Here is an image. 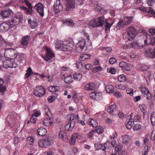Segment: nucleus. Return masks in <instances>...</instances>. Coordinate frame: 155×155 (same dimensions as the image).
I'll return each instance as SVG.
<instances>
[{
    "label": "nucleus",
    "mask_w": 155,
    "mask_h": 155,
    "mask_svg": "<svg viewBox=\"0 0 155 155\" xmlns=\"http://www.w3.org/2000/svg\"><path fill=\"white\" fill-rule=\"evenodd\" d=\"M13 14L12 11L9 8L3 10L1 12L0 15L3 18L5 19L9 18Z\"/></svg>",
    "instance_id": "f8f14e48"
},
{
    "label": "nucleus",
    "mask_w": 155,
    "mask_h": 155,
    "mask_svg": "<svg viewBox=\"0 0 155 155\" xmlns=\"http://www.w3.org/2000/svg\"><path fill=\"white\" fill-rule=\"evenodd\" d=\"M38 143L39 146L41 147H46L51 145L53 144V142L52 140L49 139L48 138L45 139L40 140H38Z\"/></svg>",
    "instance_id": "423d86ee"
},
{
    "label": "nucleus",
    "mask_w": 155,
    "mask_h": 155,
    "mask_svg": "<svg viewBox=\"0 0 155 155\" xmlns=\"http://www.w3.org/2000/svg\"><path fill=\"white\" fill-rule=\"evenodd\" d=\"M144 53L146 56L155 58V54L154 52V50L150 48H147Z\"/></svg>",
    "instance_id": "4be33fe9"
},
{
    "label": "nucleus",
    "mask_w": 155,
    "mask_h": 155,
    "mask_svg": "<svg viewBox=\"0 0 155 155\" xmlns=\"http://www.w3.org/2000/svg\"><path fill=\"white\" fill-rule=\"evenodd\" d=\"M122 149V146L120 144H118L117 145L115 148V150L116 152L120 151Z\"/></svg>",
    "instance_id": "e2e57ef3"
},
{
    "label": "nucleus",
    "mask_w": 155,
    "mask_h": 155,
    "mask_svg": "<svg viewBox=\"0 0 155 155\" xmlns=\"http://www.w3.org/2000/svg\"><path fill=\"white\" fill-rule=\"evenodd\" d=\"M30 37L28 35H25L22 38V40L21 41V44L24 46L28 44V41Z\"/></svg>",
    "instance_id": "473e14b6"
},
{
    "label": "nucleus",
    "mask_w": 155,
    "mask_h": 155,
    "mask_svg": "<svg viewBox=\"0 0 155 155\" xmlns=\"http://www.w3.org/2000/svg\"><path fill=\"white\" fill-rule=\"evenodd\" d=\"M150 32L151 35V36L153 37V36H155V28H150L149 30Z\"/></svg>",
    "instance_id": "052dcab7"
},
{
    "label": "nucleus",
    "mask_w": 155,
    "mask_h": 155,
    "mask_svg": "<svg viewBox=\"0 0 155 155\" xmlns=\"http://www.w3.org/2000/svg\"><path fill=\"white\" fill-rule=\"evenodd\" d=\"M151 121L152 125L153 126L155 125V112H153L151 115Z\"/></svg>",
    "instance_id": "8fccbe9b"
},
{
    "label": "nucleus",
    "mask_w": 155,
    "mask_h": 155,
    "mask_svg": "<svg viewBox=\"0 0 155 155\" xmlns=\"http://www.w3.org/2000/svg\"><path fill=\"white\" fill-rule=\"evenodd\" d=\"M133 18L132 16H130L129 17H125L123 19L124 22L125 23V25H127L132 22Z\"/></svg>",
    "instance_id": "2f4dec72"
},
{
    "label": "nucleus",
    "mask_w": 155,
    "mask_h": 155,
    "mask_svg": "<svg viewBox=\"0 0 155 155\" xmlns=\"http://www.w3.org/2000/svg\"><path fill=\"white\" fill-rule=\"evenodd\" d=\"M33 8L34 9L38 12L39 15L41 17H43L44 16V7L42 4L40 3H37Z\"/></svg>",
    "instance_id": "9b49d317"
},
{
    "label": "nucleus",
    "mask_w": 155,
    "mask_h": 155,
    "mask_svg": "<svg viewBox=\"0 0 155 155\" xmlns=\"http://www.w3.org/2000/svg\"><path fill=\"white\" fill-rule=\"evenodd\" d=\"M104 131V128L102 126H99L97 127V128L96 129V131L98 134H99L102 133Z\"/></svg>",
    "instance_id": "6e6d98bb"
},
{
    "label": "nucleus",
    "mask_w": 155,
    "mask_h": 155,
    "mask_svg": "<svg viewBox=\"0 0 155 155\" xmlns=\"http://www.w3.org/2000/svg\"><path fill=\"white\" fill-rule=\"evenodd\" d=\"M127 38L129 40H132L136 35V30L133 26H131L127 28Z\"/></svg>",
    "instance_id": "6e6552de"
},
{
    "label": "nucleus",
    "mask_w": 155,
    "mask_h": 155,
    "mask_svg": "<svg viewBox=\"0 0 155 155\" xmlns=\"http://www.w3.org/2000/svg\"><path fill=\"white\" fill-rule=\"evenodd\" d=\"M59 137L64 140H65L68 139L66 133L63 131H61L59 134Z\"/></svg>",
    "instance_id": "e433bc0d"
},
{
    "label": "nucleus",
    "mask_w": 155,
    "mask_h": 155,
    "mask_svg": "<svg viewBox=\"0 0 155 155\" xmlns=\"http://www.w3.org/2000/svg\"><path fill=\"white\" fill-rule=\"evenodd\" d=\"M5 58L13 60L17 57V51L15 49H8L5 50Z\"/></svg>",
    "instance_id": "7ed1b4c3"
},
{
    "label": "nucleus",
    "mask_w": 155,
    "mask_h": 155,
    "mask_svg": "<svg viewBox=\"0 0 155 155\" xmlns=\"http://www.w3.org/2000/svg\"><path fill=\"white\" fill-rule=\"evenodd\" d=\"M78 134L77 133L74 134L72 136L71 140L70 141V143L71 145H73L76 142V140L78 136Z\"/></svg>",
    "instance_id": "f704fd0d"
},
{
    "label": "nucleus",
    "mask_w": 155,
    "mask_h": 155,
    "mask_svg": "<svg viewBox=\"0 0 155 155\" xmlns=\"http://www.w3.org/2000/svg\"><path fill=\"white\" fill-rule=\"evenodd\" d=\"M141 92L142 94L147 100H150L152 99V95L147 88L145 87H142L141 88Z\"/></svg>",
    "instance_id": "dca6fc26"
},
{
    "label": "nucleus",
    "mask_w": 155,
    "mask_h": 155,
    "mask_svg": "<svg viewBox=\"0 0 155 155\" xmlns=\"http://www.w3.org/2000/svg\"><path fill=\"white\" fill-rule=\"evenodd\" d=\"M46 93L45 89L41 86L36 87L34 90V94L37 97L44 96Z\"/></svg>",
    "instance_id": "20e7f679"
},
{
    "label": "nucleus",
    "mask_w": 155,
    "mask_h": 155,
    "mask_svg": "<svg viewBox=\"0 0 155 155\" xmlns=\"http://www.w3.org/2000/svg\"><path fill=\"white\" fill-rule=\"evenodd\" d=\"M142 12H147L150 17L152 16L155 18V12L154 11L151 7H140L137 8Z\"/></svg>",
    "instance_id": "9d476101"
},
{
    "label": "nucleus",
    "mask_w": 155,
    "mask_h": 155,
    "mask_svg": "<svg viewBox=\"0 0 155 155\" xmlns=\"http://www.w3.org/2000/svg\"><path fill=\"white\" fill-rule=\"evenodd\" d=\"M126 92L127 94H129L131 96H132L133 94V90L130 88H127L126 90Z\"/></svg>",
    "instance_id": "774afa93"
},
{
    "label": "nucleus",
    "mask_w": 155,
    "mask_h": 155,
    "mask_svg": "<svg viewBox=\"0 0 155 155\" xmlns=\"http://www.w3.org/2000/svg\"><path fill=\"white\" fill-rule=\"evenodd\" d=\"M107 71L108 72L113 74H115L116 73V70L113 68H108L107 69Z\"/></svg>",
    "instance_id": "680f3d73"
},
{
    "label": "nucleus",
    "mask_w": 155,
    "mask_h": 155,
    "mask_svg": "<svg viewBox=\"0 0 155 155\" xmlns=\"http://www.w3.org/2000/svg\"><path fill=\"white\" fill-rule=\"evenodd\" d=\"M117 79L118 81L120 82H124L126 80V76L124 74L119 75Z\"/></svg>",
    "instance_id": "de8ad7c7"
},
{
    "label": "nucleus",
    "mask_w": 155,
    "mask_h": 155,
    "mask_svg": "<svg viewBox=\"0 0 155 155\" xmlns=\"http://www.w3.org/2000/svg\"><path fill=\"white\" fill-rule=\"evenodd\" d=\"M96 18H94L90 21L88 23V25L92 28L97 27V25L96 24Z\"/></svg>",
    "instance_id": "4c0bfd02"
},
{
    "label": "nucleus",
    "mask_w": 155,
    "mask_h": 155,
    "mask_svg": "<svg viewBox=\"0 0 155 155\" xmlns=\"http://www.w3.org/2000/svg\"><path fill=\"white\" fill-rule=\"evenodd\" d=\"M28 20L32 28H35L38 25V22L35 16L30 15L28 17Z\"/></svg>",
    "instance_id": "0eeeda50"
},
{
    "label": "nucleus",
    "mask_w": 155,
    "mask_h": 155,
    "mask_svg": "<svg viewBox=\"0 0 155 155\" xmlns=\"http://www.w3.org/2000/svg\"><path fill=\"white\" fill-rule=\"evenodd\" d=\"M90 96L92 99L97 101L101 100L102 99V94L101 92H93L90 94Z\"/></svg>",
    "instance_id": "aec40b11"
},
{
    "label": "nucleus",
    "mask_w": 155,
    "mask_h": 155,
    "mask_svg": "<svg viewBox=\"0 0 155 155\" xmlns=\"http://www.w3.org/2000/svg\"><path fill=\"white\" fill-rule=\"evenodd\" d=\"M120 67L124 71H129L130 70V66L127 63L122 61L119 63Z\"/></svg>",
    "instance_id": "b1692460"
},
{
    "label": "nucleus",
    "mask_w": 155,
    "mask_h": 155,
    "mask_svg": "<svg viewBox=\"0 0 155 155\" xmlns=\"http://www.w3.org/2000/svg\"><path fill=\"white\" fill-rule=\"evenodd\" d=\"M125 26H126V25L124 22L123 19H120L116 27L117 29H120Z\"/></svg>",
    "instance_id": "c756f323"
},
{
    "label": "nucleus",
    "mask_w": 155,
    "mask_h": 155,
    "mask_svg": "<svg viewBox=\"0 0 155 155\" xmlns=\"http://www.w3.org/2000/svg\"><path fill=\"white\" fill-rule=\"evenodd\" d=\"M12 60H8L3 61V67L5 68H16L17 65L15 63L13 62Z\"/></svg>",
    "instance_id": "ddd939ff"
},
{
    "label": "nucleus",
    "mask_w": 155,
    "mask_h": 155,
    "mask_svg": "<svg viewBox=\"0 0 155 155\" xmlns=\"http://www.w3.org/2000/svg\"><path fill=\"white\" fill-rule=\"evenodd\" d=\"M91 55L87 54H81L80 56V59L81 61H84L86 59L90 58Z\"/></svg>",
    "instance_id": "79ce46f5"
},
{
    "label": "nucleus",
    "mask_w": 155,
    "mask_h": 155,
    "mask_svg": "<svg viewBox=\"0 0 155 155\" xmlns=\"http://www.w3.org/2000/svg\"><path fill=\"white\" fill-rule=\"evenodd\" d=\"M65 24L68 25L71 27H73L74 25L73 20L71 19L68 18L66 19V20L64 21L63 24Z\"/></svg>",
    "instance_id": "c9c22d12"
},
{
    "label": "nucleus",
    "mask_w": 155,
    "mask_h": 155,
    "mask_svg": "<svg viewBox=\"0 0 155 155\" xmlns=\"http://www.w3.org/2000/svg\"><path fill=\"white\" fill-rule=\"evenodd\" d=\"M81 34L84 36V39L79 41L75 45L76 51L77 52H81L86 45H88L87 43L90 44L89 41V36L88 33L85 30H82L81 32Z\"/></svg>",
    "instance_id": "f257e3e1"
},
{
    "label": "nucleus",
    "mask_w": 155,
    "mask_h": 155,
    "mask_svg": "<svg viewBox=\"0 0 155 155\" xmlns=\"http://www.w3.org/2000/svg\"><path fill=\"white\" fill-rule=\"evenodd\" d=\"M87 124L91 126L95 127L97 126V123L95 120L89 119L87 122Z\"/></svg>",
    "instance_id": "7c9ffc66"
},
{
    "label": "nucleus",
    "mask_w": 155,
    "mask_h": 155,
    "mask_svg": "<svg viewBox=\"0 0 155 155\" xmlns=\"http://www.w3.org/2000/svg\"><path fill=\"white\" fill-rule=\"evenodd\" d=\"M53 8L54 12L57 13L61 12L63 9L62 5L59 0H56L54 5Z\"/></svg>",
    "instance_id": "f3484780"
},
{
    "label": "nucleus",
    "mask_w": 155,
    "mask_h": 155,
    "mask_svg": "<svg viewBox=\"0 0 155 155\" xmlns=\"http://www.w3.org/2000/svg\"><path fill=\"white\" fill-rule=\"evenodd\" d=\"M144 38V43L145 45H147L150 44L153 45V40L152 37L149 34H146Z\"/></svg>",
    "instance_id": "5701e85b"
},
{
    "label": "nucleus",
    "mask_w": 155,
    "mask_h": 155,
    "mask_svg": "<svg viewBox=\"0 0 155 155\" xmlns=\"http://www.w3.org/2000/svg\"><path fill=\"white\" fill-rule=\"evenodd\" d=\"M24 2L26 4V5L29 9L32 8V6L31 4L30 3L28 0H25Z\"/></svg>",
    "instance_id": "bf43d9fd"
},
{
    "label": "nucleus",
    "mask_w": 155,
    "mask_h": 155,
    "mask_svg": "<svg viewBox=\"0 0 155 155\" xmlns=\"http://www.w3.org/2000/svg\"><path fill=\"white\" fill-rule=\"evenodd\" d=\"M43 112L45 115L48 116H52V114L46 105H44L43 106Z\"/></svg>",
    "instance_id": "a878e982"
},
{
    "label": "nucleus",
    "mask_w": 155,
    "mask_h": 155,
    "mask_svg": "<svg viewBox=\"0 0 155 155\" xmlns=\"http://www.w3.org/2000/svg\"><path fill=\"white\" fill-rule=\"evenodd\" d=\"M139 108L141 110V111L144 113L147 110V107L145 104H140L139 105Z\"/></svg>",
    "instance_id": "603ef678"
},
{
    "label": "nucleus",
    "mask_w": 155,
    "mask_h": 155,
    "mask_svg": "<svg viewBox=\"0 0 155 155\" xmlns=\"http://www.w3.org/2000/svg\"><path fill=\"white\" fill-rule=\"evenodd\" d=\"M54 120L53 116H48V117L46 118L43 121V123L45 126H50L53 123Z\"/></svg>",
    "instance_id": "a211bd4d"
},
{
    "label": "nucleus",
    "mask_w": 155,
    "mask_h": 155,
    "mask_svg": "<svg viewBox=\"0 0 155 155\" xmlns=\"http://www.w3.org/2000/svg\"><path fill=\"white\" fill-rule=\"evenodd\" d=\"M132 48L136 49H141L143 47L142 45H140L137 41L132 42Z\"/></svg>",
    "instance_id": "a18cd8bd"
},
{
    "label": "nucleus",
    "mask_w": 155,
    "mask_h": 155,
    "mask_svg": "<svg viewBox=\"0 0 155 155\" xmlns=\"http://www.w3.org/2000/svg\"><path fill=\"white\" fill-rule=\"evenodd\" d=\"M94 9L97 12L100 11L101 10V7L100 5H98V3L97 2H95L94 3Z\"/></svg>",
    "instance_id": "09e8293b"
},
{
    "label": "nucleus",
    "mask_w": 155,
    "mask_h": 155,
    "mask_svg": "<svg viewBox=\"0 0 155 155\" xmlns=\"http://www.w3.org/2000/svg\"><path fill=\"white\" fill-rule=\"evenodd\" d=\"M133 119L130 118L129 120L127 122L126 126L128 129H130L131 128L133 123Z\"/></svg>",
    "instance_id": "49530a36"
},
{
    "label": "nucleus",
    "mask_w": 155,
    "mask_h": 155,
    "mask_svg": "<svg viewBox=\"0 0 155 155\" xmlns=\"http://www.w3.org/2000/svg\"><path fill=\"white\" fill-rule=\"evenodd\" d=\"M148 150V146H145L142 151V155H146L147 153Z\"/></svg>",
    "instance_id": "69168bd1"
},
{
    "label": "nucleus",
    "mask_w": 155,
    "mask_h": 155,
    "mask_svg": "<svg viewBox=\"0 0 155 155\" xmlns=\"http://www.w3.org/2000/svg\"><path fill=\"white\" fill-rule=\"evenodd\" d=\"M63 46V51H67L72 50L74 47V43L73 39L71 38H69L64 41Z\"/></svg>",
    "instance_id": "f03ea898"
},
{
    "label": "nucleus",
    "mask_w": 155,
    "mask_h": 155,
    "mask_svg": "<svg viewBox=\"0 0 155 155\" xmlns=\"http://www.w3.org/2000/svg\"><path fill=\"white\" fill-rule=\"evenodd\" d=\"M27 143L30 145H32L34 144V140L31 136L28 137L27 139Z\"/></svg>",
    "instance_id": "3c124183"
},
{
    "label": "nucleus",
    "mask_w": 155,
    "mask_h": 155,
    "mask_svg": "<svg viewBox=\"0 0 155 155\" xmlns=\"http://www.w3.org/2000/svg\"><path fill=\"white\" fill-rule=\"evenodd\" d=\"M27 72L25 75V77L26 78H27L29 77L31 74L32 70L31 68H28L27 70L26 71Z\"/></svg>",
    "instance_id": "5fc2aeb1"
},
{
    "label": "nucleus",
    "mask_w": 155,
    "mask_h": 155,
    "mask_svg": "<svg viewBox=\"0 0 155 155\" xmlns=\"http://www.w3.org/2000/svg\"><path fill=\"white\" fill-rule=\"evenodd\" d=\"M22 17L21 16H17L12 19H9L8 21L11 27H12L18 25L22 21Z\"/></svg>",
    "instance_id": "39448f33"
},
{
    "label": "nucleus",
    "mask_w": 155,
    "mask_h": 155,
    "mask_svg": "<svg viewBox=\"0 0 155 155\" xmlns=\"http://www.w3.org/2000/svg\"><path fill=\"white\" fill-rule=\"evenodd\" d=\"M121 139L123 143L125 144H128L130 140V137L128 135L122 136Z\"/></svg>",
    "instance_id": "c85d7f7f"
},
{
    "label": "nucleus",
    "mask_w": 155,
    "mask_h": 155,
    "mask_svg": "<svg viewBox=\"0 0 155 155\" xmlns=\"http://www.w3.org/2000/svg\"><path fill=\"white\" fill-rule=\"evenodd\" d=\"M11 27L10 25L7 21L6 23L3 22L0 24V31L2 32L6 31Z\"/></svg>",
    "instance_id": "6ab92c4d"
},
{
    "label": "nucleus",
    "mask_w": 155,
    "mask_h": 155,
    "mask_svg": "<svg viewBox=\"0 0 155 155\" xmlns=\"http://www.w3.org/2000/svg\"><path fill=\"white\" fill-rule=\"evenodd\" d=\"M64 82L66 84H70L73 82V78L71 75H68L64 79Z\"/></svg>",
    "instance_id": "72a5a7b5"
},
{
    "label": "nucleus",
    "mask_w": 155,
    "mask_h": 155,
    "mask_svg": "<svg viewBox=\"0 0 155 155\" xmlns=\"http://www.w3.org/2000/svg\"><path fill=\"white\" fill-rule=\"evenodd\" d=\"M80 13L81 15H85L88 14L89 12L86 9H82L80 11Z\"/></svg>",
    "instance_id": "338daca9"
},
{
    "label": "nucleus",
    "mask_w": 155,
    "mask_h": 155,
    "mask_svg": "<svg viewBox=\"0 0 155 155\" xmlns=\"http://www.w3.org/2000/svg\"><path fill=\"white\" fill-rule=\"evenodd\" d=\"M97 27L101 26L104 25V18L103 16L96 18Z\"/></svg>",
    "instance_id": "393cba45"
},
{
    "label": "nucleus",
    "mask_w": 155,
    "mask_h": 155,
    "mask_svg": "<svg viewBox=\"0 0 155 155\" xmlns=\"http://www.w3.org/2000/svg\"><path fill=\"white\" fill-rule=\"evenodd\" d=\"M59 88L58 86H51L48 88V90L51 92H54L58 91Z\"/></svg>",
    "instance_id": "c03bdc74"
},
{
    "label": "nucleus",
    "mask_w": 155,
    "mask_h": 155,
    "mask_svg": "<svg viewBox=\"0 0 155 155\" xmlns=\"http://www.w3.org/2000/svg\"><path fill=\"white\" fill-rule=\"evenodd\" d=\"M95 130H92L90 131L87 134V138L89 139H91L93 137L94 133H95Z\"/></svg>",
    "instance_id": "4d7b16f0"
},
{
    "label": "nucleus",
    "mask_w": 155,
    "mask_h": 155,
    "mask_svg": "<svg viewBox=\"0 0 155 155\" xmlns=\"http://www.w3.org/2000/svg\"><path fill=\"white\" fill-rule=\"evenodd\" d=\"M37 132L38 135L42 137L45 135L47 131L45 128L41 127L38 129Z\"/></svg>",
    "instance_id": "bb28decb"
},
{
    "label": "nucleus",
    "mask_w": 155,
    "mask_h": 155,
    "mask_svg": "<svg viewBox=\"0 0 155 155\" xmlns=\"http://www.w3.org/2000/svg\"><path fill=\"white\" fill-rule=\"evenodd\" d=\"M97 83L91 82L86 84L84 86V89L86 90L91 91L95 90L98 87Z\"/></svg>",
    "instance_id": "2eb2a0df"
},
{
    "label": "nucleus",
    "mask_w": 155,
    "mask_h": 155,
    "mask_svg": "<svg viewBox=\"0 0 155 155\" xmlns=\"http://www.w3.org/2000/svg\"><path fill=\"white\" fill-rule=\"evenodd\" d=\"M66 10L68 11H72L75 8L74 0H66L65 2Z\"/></svg>",
    "instance_id": "4468645a"
},
{
    "label": "nucleus",
    "mask_w": 155,
    "mask_h": 155,
    "mask_svg": "<svg viewBox=\"0 0 155 155\" xmlns=\"http://www.w3.org/2000/svg\"><path fill=\"white\" fill-rule=\"evenodd\" d=\"M79 117L78 114L75 115L74 114H71L67 116V120L71 121L74 124V122L76 121H78Z\"/></svg>",
    "instance_id": "412c9836"
},
{
    "label": "nucleus",
    "mask_w": 155,
    "mask_h": 155,
    "mask_svg": "<svg viewBox=\"0 0 155 155\" xmlns=\"http://www.w3.org/2000/svg\"><path fill=\"white\" fill-rule=\"evenodd\" d=\"M141 127V126L139 124H136L134 125L133 127L134 130H140Z\"/></svg>",
    "instance_id": "13d9d810"
},
{
    "label": "nucleus",
    "mask_w": 155,
    "mask_h": 155,
    "mask_svg": "<svg viewBox=\"0 0 155 155\" xmlns=\"http://www.w3.org/2000/svg\"><path fill=\"white\" fill-rule=\"evenodd\" d=\"M106 91L108 93H114V88L113 86L111 85H108L106 86Z\"/></svg>",
    "instance_id": "ea45409f"
},
{
    "label": "nucleus",
    "mask_w": 155,
    "mask_h": 155,
    "mask_svg": "<svg viewBox=\"0 0 155 155\" xmlns=\"http://www.w3.org/2000/svg\"><path fill=\"white\" fill-rule=\"evenodd\" d=\"M116 108V105L114 104L108 107L107 109V111L109 113L112 114L115 110Z\"/></svg>",
    "instance_id": "a19ab883"
},
{
    "label": "nucleus",
    "mask_w": 155,
    "mask_h": 155,
    "mask_svg": "<svg viewBox=\"0 0 155 155\" xmlns=\"http://www.w3.org/2000/svg\"><path fill=\"white\" fill-rule=\"evenodd\" d=\"M73 77L74 79L77 81H80L82 79V74L80 73H76L73 75Z\"/></svg>",
    "instance_id": "37998d69"
},
{
    "label": "nucleus",
    "mask_w": 155,
    "mask_h": 155,
    "mask_svg": "<svg viewBox=\"0 0 155 155\" xmlns=\"http://www.w3.org/2000/svg\"><path fill=\"white\" fill-rule=\"evenodd\" d=\"M63 41L61 40H58L55 43V45L56 49H59L63 51Z\"/></svg>",
    "instance_id": "cd10ccee"
},
{
    "label": "nucleus",
    "mask_w": 155,
    "mask_h": 155,
    "mask_svg": "<svg viewBox=\"0 0 155 155\" xmlns=\"http://www.w3.org/2000/svg\"><path fill=\"white\" fill-rule=\"evenodd\" d=\"M45 49L46 51L45 56V57L42 56V57L45 61H48L54 57V54L53 51L48 47H45Z\"/></svg>",
    "instance_id": "1a4fd4ad"
},
{
    "label": "nucleus",
    "mask_w": 155,
    "mask_h": 155,
    "mask_svg": "<svg viewBox=\"0 0 155 155\" xmlns=\"http://www.w3.org/2000/svg\"><path fill=\"white\" fill-rule=\"evenodd\" d=\"M72 122H71V123H68L66 124L65 126V130L66 131H69L71 130L74 126V124L72 123Z\"/></svg>",
    "instance_id": "58836bf2"
},
{
    "label": "nucleus",
    "mask_w": 155,
    "mask_h": 155,
    "mask_svg": "<svg viewBox=\"0 0 155 155\" xmlns=\"http://www.w3.org/2000/svg\"><path fill=\"white\" fill-rule=\"evenodd\" d=\"M94 147L96 150L101 149L102 147V144L99 143H97L94 144Z\"/></svg>",
    "instance_id": "0e129e2a"
},
{
    "label": "nucleus",
    "mask_w": 155,
    "mask_h": 155,
    "mask_svg": "<svg viewBox=\"0 0 155 155\" xmlns=\"http://www.w3.org/2000/svg\"><path fill=\"white\" fill-rule=\"evenodd\" d=\"M115 87L117 88L122 90H124L126 88V87L125 85L120 84H117Z\"/></svg>",
    "instance_id": "864d4df0"
}]
</instances>
